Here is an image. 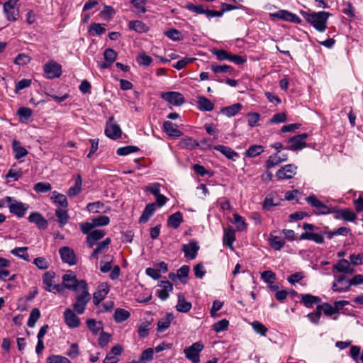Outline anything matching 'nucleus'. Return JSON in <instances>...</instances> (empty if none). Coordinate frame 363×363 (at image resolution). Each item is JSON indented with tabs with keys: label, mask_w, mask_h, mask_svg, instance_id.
Wrapping results in <instances>:
<instances>
[{
	"label": "nucleus",
	"mask_w": 363,
	"mask_h": 363,
	"mask_svg": "<svg viewBox=\"0 0 363 363\" xmlns=\"http://www.w3.org/2000/svg\"><path fill=\"white\" fill-rule=\"evenodd\" d=\"M333 270L347 274H352L354 272V269L350 267L349 261L345 259L339 260L333 266Z\"/></svg>",
	"instance_id": "obj_20"
},
{
	"label": "nucleus",
	"mask_w": 363,
	"mask_h": 363,
	"mask_svg": "<svg viewBox=\"0 0 363 363\" xmlns=\"http://www.w3.org/2000/svg\"><path fill=\"white\" fill-rule=\"evenodd\" d=\"M233 218H234L233 223L236 226V230L238 231L245 230L246 229L247 224H246L245 220L243 218V217H242L241 216H240L238 213H234Z\"/></svg>",
	"instance_id": "obj_46"
},
{
	"label": "nucleus",
	"mask_w": 363,
	"mask_h": 363,
	"mask_svg": "<svg viewBox=\"0 0 363 363\" xmlns=\"http://www.w3.org/2000/svg\"><path fill=\"white\" fill-rule=\"evenodd\" d=\"M104 230H94L91 231L86 238V242L89 247H92L96 242L105 235Z\"/></svg>",
	"instance_id": "obj_22"
},
{
	"label": "nucleus",
	"mask_w": 363,
	"mask_h": 363,
	"mask_svg": "<svg viewBox=\"0 0 363 363\" xmlns=\"http://www.w3.org/2000/svg\"><path fill=\"white\" fill-rule=\"evenodd\" d=\"M281 163V160L278 157V154L270 155L266 162L265 167L267 169H271L279 164Z\"/></svg>",
	"instance_id": "obj_56"
},
{
	"label": "nucleus",
	"mask_w": 363,
	"mask_h": 363,
	"mask_svg": "<svg viewBox=\"0 0 363 363\" xmlns=\"http://www.w3.org/2000/svg\"><path fill=\"white\" fill-rule=\"evenodd\" d=\"M235 240V231L233 228H228L224 229L223 244L230 248H233V244Z\"/></svg>",
	"instance_id": "obj_30"
},
{
	"label": "nucleus",
	"mask_w": 363,
	"mask_h": 363,
	"mask_svg": "<svg viewBox=\"0 0 363 363\" xmlns=\"http://www.w3.org/2000/svg\"><path fill=\"white\" fill-rule=\"evenodd\" d=\"M109 292V286L106 283L99 285L97 290L94 293L93 302L97 306L103 301Z\"/></svg>",
	"instance_id": "obj_18"
},
{
	"label": "nucleus",
	"mask_w": 363,
	"mask_h": 363,
	"mask_svg": "<svg viewBox=\"0 0 363 363\" xmlns=\"http://www.w3.org/2000/svg\"><path fill=\"white\" fill-rule=\"evenodd\" d=\"M33 264L40 269H47L50 264L45 257H39L33 260Z\"/></svg>",
	"instance_id": "obj_60"
},
{
	"label": "nucleus",
	"mask_w": 363,
	"mask_h": 363,
	"mask_svg": "<svg viewBox=\"0 0 363 363\" xmlns=\"http://www.w3.org/2000/svg\"><path fill=\"white\" fill-rule=\"evenodd\" d=\"M106 61L113 63L117 57V53L111 48L106 49L104 52Z\"/></svg>",
	"instance_id": "obj_64"
},
{
	"label": "nucleus",
	"mask_w": 363,
	"mask_h": 363,
	"mask_svg": "<svg viewBox=\"0 0 363 363\" xmlns=\"http://www.w3.org/2000/svg\"><path fill=\"white\" fill-rule=\"evenodd\" d=\"M264 149L262 145H251L246 151V155L250 157H257L264 152Z\"/></svg>",
	"instance_id": "obj_44"
},
{
	"label": "nucleus",
	"mask_w": 363,
	"mask_h": 363,
	"mask_svg": "<svg viewBox=\"0 0 363 363\" xmlns=\"http://www.w3.org/2000/svg\"><path fill=\"white\" fill-rule=\"evenodd\" d=\"M182 221V213L179 211H177L169 216L167 220V225L174 229H177L179 227Z\"/></svg>",
	"instance_id": "obj_28"
},
{
	"label": "nucleus",
	"mask_w": 363,
	"mask_h": 363,
	"mask_svg": "<svg viewBox=\"0 0 363 363\" xmlns=\"http://www.w3.org/2000/svg\"><path fill=\"white\" fill-rule=\"evenodd\" d=\"M191 303L186 301L184 295L179 293L178 294V301L176 306L177 311L180 313H187L191 310Z\"/></svg>",
	"instance_id": "obj_25"
},
{
	"label": "nucleus",
	"mask_w": 363,
	"mask_h": 363,
	"mask_svg": "<svg viewBox=\"0 0 363 363\" xmlns=\"http://www.w3.org/2000/svg\"><path fill=\"white\" fill-rule=\"evenodd\" d=\"M130 29L138 33H145L148 30V26L141 21H131L128 23Z\"/></svg>",
	"instance_id": "obj_35"
},
{
	"label": "nucleus",
	"mask_w": 363,
	"mask_h": 363,
	"mask_svg": "<svg viewBox=\"0 0 363 363\" xmlns=\"http://www.w3.org/2000/svg\"><path fill=\"white\" fill-rule=\"evenodd\" d=\"M252 328L254 330L258 333L260 334L262 336H265L267 332V328L260 322L259 321H254L252 323Z\"/></svg>",
	"instance_id": "obj_59"
},
{
	"label": "nucleus",
	"mask_w": 363,
	"mask_h": 363,
	"mask_svg": "<svg viewBox=\"0 0 363 363\" xmlns=\"http://www.w3.org/2000/svg\"><path fill=\"white\" fill-rule=\"evenodd\" d=\"M130 314V313L123 308H117L116 309L113 315V318L116 323H122L126 320Z\"/></svg>",
	"instance_id": "obj_41"
},
{
	"label": "nucleus",
	"mask_w": 363,
	"mask_h": 363,
	"mask_svg": "<svg viewBox=\"0 0 363 363\" xmlns=\"http://www.w3.org/2000/svg\"><path fill=\"white\" fill-rule=\"evenodd\" d=\"M51 199L55 203H57L60 206L59 208H66L68 206L66 196L56 191L52 192Z\"/></svg>",
	"instance_id": "obj_38"
},
{
	"label": "nucleus",
	"mask_w": 363,
	"mask_h": 363,
	"mask_svg": "<svg viewBox=\"0 0 363 363\" xmlns=\"http://www.w3.org/2000/svg\"><path fill=\"white\" fill-rule=\"evenodd\" d=\"M82 179L80 174H77L75 179L74 186L70 187L67 191V195L69 197H74L78 195L82 191Z\"/></svg>",
	"instance_id": "obj_32"
},
{
	"label": "nucleus",
	"mask_w": 363,
	"mask_h": 363,
	"mask_svg": "<svg viewBox=\"0 0 363 363\" xmlns=\"http://www.w3.org/2000/svg\"><path fill=\"white\" fill-rule=\"evenodd\" d=\"M197 106L199 110L211 111L214 108V104L206 97L201 96L197 99Z\"/></svg>",
	"instance_id": "obj_27"
},
{
	"label": "nucleus",
	"mask_w": 363,
	"mask_h": 363,
	"mask_svg": "<svg viewBox=\"0 0 363 363\" xmlns=\"http://www.w3.org/2000/svg\"><path fill=\"white\" fill-rule=\"evenodd\" d=\"M203 348L204 345L201 341L196 342L184 350L185 357L192 363H199L200 353Z\"/></svg>",
	"instance_id": "obj_5"
},
{
	"label": "nucleus",
	"mask_w": 363,
	"mask_h": 363,
	"mask_svg": "<svg viewBox=\"0 0 363 363\" xmlns=\"http://www.w3.org/2000/svg\"><path fill=\"white\" fill-rule=\"evenodd\" d=\"M212 71L215 73H230L232 74L234 72V69L227 65H218L212 64L211 66Z\"/></svg>",
	"instance_id": "obj_43"
},
{
	"label": "nucleus",
	"mask_w": 363,
	"mask_h": 363,
	"mask_svg": "<svg viewBox=\"0 0 363 363\" xmlns=\"http://www.w3.org/2000/svg\"><path fill=\"white\" fill-rule=\"evenodd\" d=\"M28 220L35 223L40 229H45L48 226V221L38 212L30 213L28 216Z\"/></svg>",
	"instance_id": "obj_24"
},
{
	"label": "nucleus",
	"mask_w": 363,
	"mask_h": 363,
	"mask_svg": "<svg viewBox=\"0 0 363 363\" xmlns=\"http://www.w3.org/2000/svg\"><path fill=\"white\" fill-rule=\"evenodd\" d=\"M160 289L157 291V296L162 301H165L169 298V292L173 290V285L169 281H162L160 284Z\"/></svg>",
	"instance_id": "obj_19"
},
{
	"label": "nucleus",
	"mask_w": 363,
	"mask_h": 363,
	"mask_svg": "<svg viewBox=\"0 0 363 363\" xmlns=\"http://www.w3.org/2000/svg\"><path fill=\"white\" fill-rule=\"evenodd\" d=\"M270 16L273 18L281 19L294 23H301V19L296 14L286 10H279L275 13H270Z\"/></svg>",
	"instance_id": "obj_11"
},
{
	"label": "nucleus",
	"mask_w": 363,
	"mask_h": 363,
	"mask_svg": "<svg viewBox=\"0 0 363 363\" xmlns=\"http://www.w3.org/2000/svg\"><path fill=\"white\" fill-rule=\"evenodd\" d=\"M150 325V321H145L139 325L138 333L140 337L144 338L148 335Z\"/></svg>",
	"instance_id": "obj_51"
},
{
	"label": "nucleus",
	"mask_w": 363,
	"mask_h": 363,
	"mask_svg": "<svg viewBox=\"0 0 363 363\" xmlns=\"http://www.w3.org/2000/svg\"><path fill=\"white\" fill-rule=\"evenodd\" d=\"M242 108V105L241 104L237 103L234 104L231 106L223 108L221 109V113L228 117H232L235 116Z\"/></svg>",
	"instance_id": "obj_34"
},
{
	"label": "nucleus",
	"mask_w": 363,
	"mask_h": 363,
	"mask_svg": "<svg viewBox=\"0 0 363 363\" xmlns=\"http://www.w3.org/2000/svg\"><path fill=\"white\" fill-rule=\"evenodd\" d=\"M163 129L170 137L179 138L183 134V133L177 128V124L169 121H166L163 123Z\"/></svg>",
	"instance_id": "obj_21"
},
{
	"label": "nucleus",
	"mask_w": 363,
	"mask_h": 363,
	"mask_svg": "<svg viewBox=\"0 0 363 363\" xmlns=\"http://www.w3.org/2000/svg\"><path fill=\"white\" fill-rule=\"evenodd\" d=\"M105 134L107 137L113 140L121 137V129L120 126L114 122L113 117H111L107 121Z\"/></svg>",
	"instance_id": "obj_12"
},
{
	"label": "nucleus",
	"mask_w": 363,
	"mask_h": 363,
	"mask_svg": "<svg viewBox=\"0 0 363 363\" xmlns=\"http://www.w3.org/2000/svg\"><path fill=\"white\" fill-rule=\"evenodd\" d=\"M228 325H229L228 320H227L226 319H223L221 320H219V321L215 323L213 325V329L216 333H220V332L226 330L228 329Z\"/></svg>",
	"instance_id": "obj_55"
},
{
	"label": "nucleus",
	"mask_w": 363,
	"mask_h": 363,
	"mask_svg": "<svg viewBox=\"0 0 363 363\" xmlns=\"http://www.w3.org/2000/svg\"><path fill=\"white\" fill-rule=\"evenodd\" d=\"M296 169L294 164H286L277 172L276 177L279 180L290 179L296 174Z\"/></svg>",
	"instance_id": "obj_14"
},
{
	"label": "nucleus",
	"mask_w": 363,
	"mask_h": 363,
	"mask_svg": "<svg viewBox=\"0 0 363 363\" xmlns=\"http://www.w3.org/2000/svg\"><path fill=\"white\" fill-rule=\"evenodd\" d=\"M161 98L173 106H181L185 101L183 95L177 91H167L161 94Z\"/></svg>",
	"instance_id": "obj_13"
},
{
	"label": "nucleus",
	"mask_w": 363,
	"mask_h": 363,
	"mask_svg": "<svg viewBox=\"0 0 363 363\" xmlns=\"http://www.w3.org/2000/svg\"><path fill=\"white\" fill-rule=\"evenodd\" d=\"M84 280H78L75 274L69 271L62 276L63 287L75 292L81 291V282Z\"/></svg>",
	"instance_id": "obj_6"
},
{
	"label": "nucleus",
	"mask_w": 363,
	"mask_h": 363,
	"mask_svg": "<svg viewBox=\"0 0 363 363\" xmlns=\"http://www.w3.org/2000/svg\"><path fill=\"white\" fill-rule=\"evenodd\" d=\"M180 145L184 148L193 149L199 146L198 142L192 138H183L180 141Z\"/></svg>",
	"instance_id": "obj_50"
},
{
	"label": "nucleus",
	"mask_w": 363,
	"mask_h": 363,
	"mask_svg": "<svg viewBox=\"0 0 363 363\" xmlns=\"http://www.w3.org/2000/svg\"><path fill=\"white\" fill-rule=\"evenodd\" d=\"M318 307L322 312V311L324 312V313L326 315L331 316L337 313L336 308L334 307V306H332L328 303H324L322 305H318Z\"/></svg>",
	"instance_id": "obj_49"
},
{
	"label": "nucleus",
	"mask_w": 363,
	"mask_h": 363,
	"mask_svg": "<svg viewBox=\"0 0 363 363\" xmlns=\"http://www.w3.org/2000/svg\"><path fill=\"white\" fill-rule=\"evenodd\" d=\"M174 319V316L172 313H166L165 316L162 318L157 323V331L162 333L165 331L171 325Z\"/></svg>",
	"instance_id": "obj_23"
},
{
	"label": "nucleus",
	"mask_w": 363,
	"mask_h": 363,
	"mask_svg": "<svg viewBox=\"0 0 363 363\" xmlns=\"http://www.w3.org/2000/svg\"><path fill=\"white\" fill-rule=\"evenodd\" d=\"M94 227L106 226L110 223V218L107 216H99L92 219Z\"/></svg>",
	"instance_id": "obj_54"
},
{
	"label": "nucleus",
	"mask_w": 363,
	"mask_h": 363,
	"mask_svg": "<svg viewBox=\"0 0 363 363\" xmlns=\"http://www.w3.org/2000/svg\"><path fill=\"white\" fill-rule=\"evenodd\" d=\"M61 259L63 262L67 263L69 265L76 264V256L72 249L69 247H62L59 250Z\"/></svg>",
	"instance_id": "obj_16"
},
{
	"label": "nucleus",
	"mask_w": 363,
	"mask_h": 363,
	"mask_svg": "<svg viewBox=\"0 0 363 363\" xmlns=\"http://www.w3.org/2000/svg\"><path fill=\"white\" fill-rule=\"evenodd\" d=\"M333 283L332 289L333 291L342 293L350 289V279L345 275H335Z\"/></svg>",
	"instance_id": "obj_9"
},
{
	"label": "nucleus",
	"mask_w": 363,
	"mask_h": 363,
	"mask_svg": "<svg viewBox=\"0 0 363 363\" xmlns=\"http://www.w3.org/2000/svg\"><path fill=\"white\" fill-rule=\"evenodd\" d=\"M301 13L305 20L320 33H323L326 30L328 19L331 16L326 11L312 13L301 11Z\"/></svg>",
	"instance_id": "obj_1"
},
{
	"label": "nucleus",
	"mask_w": 363,
	"mask_h": 363,
	"mask_svg": "<svg viewBox=\"0 0 363 363\" xmlns=\"http://www.w3.org/2000/svg\"><path fill=\"white\" fill-rule=\"evenodd\" d=\"M105 31V28L103 27L100 23H92L89 29V32L91 33L93 35H100Z\"/></svg>",
	"instance_id": "obj_61"
},
{
	"label": "nucleus",
	"mask_w": 363,
	"mask_h": 363,
	"mask_svg": "<svg viewBox=\"0 0 363 363\" xmlns=\"http://www.w3.org/2000/svg\"><path fill=\"white\" fill-rule=\"evenodd\" d=\"M199 250V246L197 245V242L194 240H191L188 244H184L182 248V250L184 253L185 257L189 259H194L196 258Z\"/></svg>",
	"instance_id": "obj_17"
},
{
	"label": "nucleus",
	"mask_w": 363,
	"mask_h": 363,
	"mask_svg": "<svg viewBox=\"0 0 363 363\" xmlns=\"http://www.w3.org/2000/svg\"><path fill=\"white\" fill-rule=\"evenodd\" d=\"M269 241L272 248L275 250H280L285 244V241L283 238L272 235H270Z\"/></svg>",
	"instance_id": "obj_39"
},
{
	"label": "nucleus",
	"mask_w": 363,
	"mask_h": 363,
	"mask_svg": "<svg viewBox=\"0 0 363 363\" xmlns=\"http://www.w3.org/2000/svg\"><path fill=\"white\" fill-rule=\"evenodd\" d=\"M300 239L313 240L318 244H321L324 242V238L321 234L311 232L303 233L300 235Z\"/></svg>",
	"instance_id": "obj_33"
},
{
	"label": "nucleus",
	"mask_w": 363,
	"mask_h": 363,
	"mask_svg": "<svg viewBox=\"0 0 363 363\" xmlns=\"http://www.w3.org/2000/svg\"><path fill=\"white\" fill-rule=\"evenodd\" d=\"M43 70L47 78L52 79L57 78L61 75L62 66L59 63L52 60L45 64Z\"/></svg>",
	"instance_id": "obj_10"
},
{
	"label": "nucleus",
	"mask_w": 363,
	"mask_h": 363,
	"mask_svg": "<svg viewBox=\"0 0 363 363\" xmlns=\"http://www.w3.org/2000/svg\"><path fill=\"white\" fill-rule=\"evenodd\" d=\"M301 302L307 308L313 307V304L320 302V298L311 294H302Z\"/></svg>",
	"instance_id": "obj_36"
},
{
	"label": "nucleus",
	"mask_w": 363,
	"mask_h": 363,
	"mask_svg": "<svg viewBox=\"0 0 363 363\" xmlns=\"http://www.w3.org/2000/svg\"><path fill=\"white\" fill-rule=\"evenodd\" d=\"M55 273L52 271L46 272L42 279L43 288L45 291L57 294L60 293L63 290V286L59 284H57L55 281Z\"/></svg>",
	"instance_id": "obj_3"
},
{
	"label": "nucleus",
	"mask_w": 363,
	"mask_h": 363,
	"mask_svg": "<svg viewBox=\"0 0 363 363\" xmlns=\"http://www.w3.org/2000/svg\"><path fill=\"white\" fill-rule=\"evenodd\" d=\"M51 189L50 184L47 182H38L33 186L34 191L37 193H46L50 191Z\"/></svg>",
	"instance_id": "obj_53"
},
{
	"label": "nucleus",
	"mask_w": 363,
	"mask_h": 363,
	"mask_svg": "<svg viewBox=\"0 0 363 363\" xmlns=\"http://www.w3.org/2000/svg\"><path fill=\"white\" fill-rule=\"evenodd\" d=\"M139 150V148L136 146L128 145L125 147H119L117 150V154L121 156L128 155L133 152H136Z\"/></svg>",
	"instance_id": "obj_52"
},
{
	"label": "nucleus",
	"mask_w": 363,
	"mask_h": 363,
	"mask_svg": "<svg viewBox=\"0 0 363 363\" xmlns=\"http://www.w3.org/2000/svg\"><path fill=\"white\" fill-rule=\"evenodd\" d=\"M17 113L21 118L27 120L32 116L33 111L30 108L21 107L18 109Z\"/></svg>",
	"instance_id": "obj_63"
},
{
	"label": "nucleus",
	"mask_w": 363,
	"mask_h": 363,
	"mask_svg": "<svg viewBox=\"0 0 363 363\" xmlns=\"http://www.w3.org/2000/svg\"><path fill=\"white\" fill-rule=\"evenodd\" d=\"M308 135L307 133L298 134L289 139V146L286 149L292 151L301 150L306 146V140Z\"/></svg>",
	"instance_id": "obj_8"
},
{
	"label": "nucleus",
	"mask_w": 363,
	"mask_h": 363,
	"mask_svg": "<svg viewBox=\"0 0 363 363\" xmlns=\"http://www.w3.org/2000/svg\"><path fill=\"white\" fill-rule=\"evenodd\" d=\"M279 205V199H274L272 194L267 195L262 203V208L265 211H270L273 206Z\"/></svg>",
	"instance_id": "obj_42"
},
{
	"label": "nucleus",
	"mask_w": 363,
	"mask_h": 363,
	"mask_svg": "<svg viewBox=\"0 0 363 363\" xmlns=\"http://www.w3.org/2000/svg\"><path fill=\"white\" fill-rule=\"evenodd\" d=\"M47 363H72L70 360L63 356L52 354L47 357Z\"/></svg>",
	"instance_id": "obj_48"
},
{
	"label": "nucleus",
	"mask_w": 363,
	"mask_h": 363,
	"mask_svg": "<svg viewBox=\"0 0 363 363\" xmlns=\"http://www.w3.org/2000/svg\"><path fill=\"white\" fill-rule=\"evenodd\" d=\"M27 247H16L11 251V253L16 257L28 262L30 261V257L27 252Z\"/></svg>",
	"instance_id": "obj_40"
},
{
	"label": "nucleus",
	"mask_w": 363,
	"mask_h": 363,
	"mask_svg": "<svg viewBox=\"0 0 363 363\" xmlns=\"http://www.w3.org/2000/svg\"><path fill=\"white\" fill-rule=\"evenodd\" d=\"M18 0H8L4 4V13L8 21H16L19 17Z\"/></svg>",
	"instance_id": "obj_7"
},
{
	"label": "nucleus",
	"mask_w": 363,
	"mask_h": 363,
	"mask_svg": "<svg viewBox=\"0 0 363 363\" xmlns=\"http://www.w3.org/2000/svg\"><path fill=\"white\" fill-rule=\"evenodd\" d=\"M57 221L61 227L67 223L69 215L66 208H57L55 211Z\"/></svg>",
	"instance_id": "obj_37"
},
{
	"label": "nucleus",
	"mask_w": 363,
	"mask_h": 363,
	"mask_svg": "<svg viewBox=\"0 0 363 363\" xmlns=\"http://www.w3.org/2000/svg\"><path fill=\"white\" fill-rule=\"evenodd\" d=\"M40 316V310L38 308H33L30 313V316L27 323L28 326L30 328H33Z\"/></svg>",
	"instance_id": "obj_47"
},
{
	"label": "nucleus",
	"mask_w": 363,
	"mask_h": 363,
	"mask_svg": "<svg viewBox=\"0 0 363 363\" xmlns=\"http://www.w3.org/2000/svg\"><path fill=\"white\" fill-rule=\"evenodd\" d=\"M74 312L70 308H67L63 313L65 323L71 328H78L81 324L80 319Z\"/></svg>",
	"instance_id": "obj_15"
},
{
	"label": "nucleus",
	"mask_w": 363,
	"mask_h": 363,
	"mask_svg": "<svg viewBox=\"0 0 363 363\" xmlns=\"http://www.w3.org/2000/svg\"><path fill=\"white\" fill-rule=\"evenodd\" d=\"M86 325L90 331L95 335H96L103 328L102 323L101 322H96L94 319H88L86 320Z\"/></svg>",
	"instance_id": "obj_45"
},
{
	"label": "nucleus",
	"mask_w": 363,
	"mask_h": 363,
	"mask_svg": "<svg viewBox=\"0 0 363 363\" xmlns=\"http://www.w3.org/2000/svg\"><path fill=\"white\" fill-rule=\"evenodd\" d=\"M4 200L8 203L10 213L18 218L23 217L29 208L28 204L18 201L11 196H6Z\"/></svg>",
	"instance_id": "obj_4"
},
{
	"label": "nucleus",
	"mask_w": 363,
	"mask_h": 363,
	"mask_svg": "<svg viewBox=\"0 0 363 363\" xmlns=\"http://www.w3.org/2000/svg\"><path fill=\"white\" fill-rule=\"evenodd\" d=\"M247 123L250 127H255L258 125V122L260 119V115L258 113L253 112L249 113L247 115Z\"/></svg>",
	"instance_id": "obj_57"
},
{
	"label": "nucleus",
	"mask_w": 363,
	"mask_h": 363,
	"mask_svg": "<svg viewBox=\"0 0 363 363\" xmlns=\"http://www.w3.org/2000/svg\"><path fill=\"white\" fill-rule=\"evenodd\" d=\"M81 291L82 292L77 294L76 301L73 303L74 311L79 315L84 313L86 306L91 300V295L89 293L86 281L81 282Z\"/></svg>",
	"instance_id": "obj_2"
},
{
	"label": "nucleus",
	"mask_w": 363,
	"mask_h": 363,
	"mask_svg": "<svg viewBox=\"0 0 363 363\" xmlns=\"http://www.w3.org/2000/svg\"><path fill=\"white\" fill-rule=\"evenodd\" d=\"M261 278L264 282L268 284H272L276 279V274L272 271H264L261 274Z\"/></svg>",
	"instance_id": "obj_62"
},
{
	"label": "nucleus",
	"mask_w": 363,
	"mask_h": 363,
	"mask_svg": "<svg viewBox=\"0 0 363 363\" xmlns=\"http://www.w3.org/2000/svg\"><path fill=\"white\" fill-rule=\"evenodd\" d=\"M321 311L319 308L316 307V311L315 312H312L308 314L307 317L308 320L313 324L317 325L319 323L320 317H321Z\"/></svg>",
	"instance_id": "obj_58"
},
{
	"label": "nucleus",
	"mask_w": 363,
	"mask_h": 363,
	"mask_svg": "<svg viewBox=\"0 0 363 363\" xmlns=\"http://www.w3.org/2000/svg\"><path fill=\"white\" fill-rule=\"evenodd\" d=\"M214 149L220 152L227 158L233 160H235V159L238 158L239 156L235 151H234L233 149L227 146L219 145L215 146Z\"/></svg>",
	"instance_id": "obj_31"
},
{
	"label": "nucleus",
	"mask_w": 363,
	"mask_h": 363,
	"mask_svg": "<svg viewBox=\"0 0 363 363\" xmlns=\"http://www.w3.org/2000/svg\"><path fill=\"white\" fill-rule=\"evenodd\" d=\"M155 210L156 204L155 203H148L145 206L141 216L140 217V223H145L146 222H147L149 218L154 214Z\"/></svg>",
	"instance_id": "obj_26"
},
{
	"label": "nucleus",
	"mask_w": 363,
	"mask_h": 363,
	"mask_svg": "<svg viewBox=\"0 0 363 363\" xmlns=\"http://www.w3.org/2000/svg\"><path fill=\"white\" fill-rule=\"evenodd\" d=\"M12 149L15 153V158L17 160L26 157L28 154V151L22 147L21 143L16 140L12 142Z\"/></svg>",
	"instance_id": "obj_29"
}]
</instances>
